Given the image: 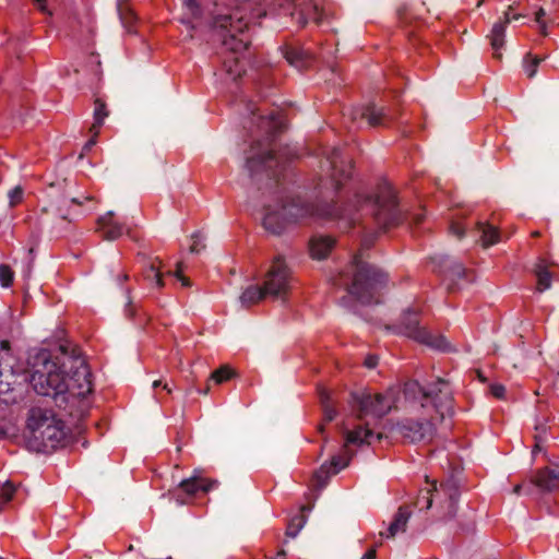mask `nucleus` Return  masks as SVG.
<instances>
[{
    "label": "nucleus",
    "instance_id": "bf43d9fd",
    "mask_svg": "<svg viewBox=\"0 0 559 559\" xmlns=\"http://www.w3.org/2000/svg\"><path fill=\"white\" fill-rule=\"evenodd\" d=\"M163 390L166 391L168 394L173 392L171 388L168 385V383L163 384Z\"/></svg>",
    "mask_w": 559,
    "mask_h": 559
},
{
    "label": "nucleus",
    "instance_id": "774afa93",
    "mask_svg": "<svg viewBox=\"0 0 559 559\" xmlns=\"http://www.w3.org/2000/svg\"><path fill=\"white\" fill-rule=\"evenodd\" d=\"M540 233L538 230H535L532 233V237H539Z\"/></svg>",
    "mask_w": 559,
    "mask_h": 559
},
{
    "label": "nucleus",
    "instance_id": "c03bdc74",
    "mask_svg": "<svg viewBox=\"0 0 559 559\" xmlns=\"http://www.w3.org/2000/svg\"><path fill=\"white\" fill-rule=\"evenodd\" d=\"M546 12L543 8H539L538 11L535 13V21L539 24L540 33L543 35H546V24L543 21V17L545 16Z\"/></svg>",
    "mask_w": 559,
    "mask_h": 559
},
{
    "label": "nucleus",
    "instance_id": "680f3d73",
    "mask_svg": "<svg viewBox=\"0 0 559 559\" xmlns=\"http://www.w3.org/2000/svg\"><path fill=\"white\" fill-rule=\"evenodd\" d=\"M285 556H286L285 551L281 550V551H278V554H277L275 559H285Z\"/></svg>",
    "mask_w": 559,
    "mask_h": 559
},
{
    "label": "nucleus",
    "instance_id": "5701e85b",
    "mask_svg": "<svg viewBox=\"0 0 559 559\" xmlns=\"http://www.w3.org/2000/svg\"><path fill=\"white\" fill-rule=\"evenodd\" d=\"M114 212H108L97 221L98 230L106 240H116L122 236L124 226L114 219Z\"/></svg>",
    "mask_w": 559,
    "mask_h": 559
},
{
    "label": "nucleus",
    "instance_id": "a878e982",
    "mask_svg": "<svg viewBox=\"0 0 559 559\" xmlns=\"http://www.w3.org/2000/svg\"><path fill=\"white\" fill-rule=\"evenodd\" d=\"M217 485L216 480L192 476L180 481L178 489L188 496H194L199 491L207 492Z\"/></svg>",
    "mask_w": 559,
    "mask_h": 559
},
{
    "label": "nucleus",
    "instance_id": "412c9836",
    "mask_svg": "<svg viewBox=\"0 0 559 559\" xmlns=\"http://www.w3.org/2000/svg\"><path fill=\"white\" fill-rule=\"evenodd\" d=\"M532 481L545 491L559 489V466H547L538 469Z\"/></svg>",
    "mask_w": 559,
    "mask_h": 559
},
{
    "label": "nucleus",
    "instance_id": "cd10ccee",
    "mask_svg": "<svg viewBox=\"0 0 559 559\" xmlns=\"http://www.w3.org/2000/svg\"><path fill=\"white\" fill-rule=\"evenodd\" d=\"M284 57L290 66L297 69L306 68L311 61L310 53L297 47H287Z\"/></svg>",
    "mask_w": 559,
    "mask_h": 559
},
{
    "label": "nucleus",
    "instance_id": "bb28decb",
    "mask_svg": "<svg viewBox=\"0 0 559 559\" xmlns=\"http://www.w3.org/2000/svg\"><path fill=\"white\" fill-rule=\"evenodd\" d=\"M411 515L412 512L407 506L400 507L393 518V521L390 523L386 533H380V535L385 538H393L399 533H404Z\"/></svg>",
    "mask_w": 559,
    "mask_h": 559
},
{
    "label": "nucleus",
    "instance_id": "052dcab7",
    "mask_svg": "<svg viewBox=\"0 0 559 559\" xmlns=\"http://www.w3.org/2000/svg\"><path fill=\"white\" fill-rule=\"evenodd\" d=\"M477 377L481 382H486L487 380L480 370H477Z\"/></svg>",
    "mask_w": 559,
    "mask_h": 559
},
{
    "label": "nucleus",
    "instance_id": "c85d7f7f",
    "mask_svg": "<svg viewBox=\"0 0 559 559\" xmlns=\"http://www.w3.org/2000/svg\"><path fill=\"white\" fill-rule=\"evenodd\" d=\"M266 296H269V294H266L264 285H250L242 292L239 299L243 307L249 308L264 299Z\"/></svg>",
    "mask_w": 559,
    "mask_h": 559
},
{
    "label": "nucleus",
    "instance_id": "72a5a7b5",
    "mask_svg": "<svg viewBox=\"0 0 559 559\" xmlns=\"http://www.w3.org/2000/svg\"><path fill=\"white\" fill-rule=\"evenodd\" d=\"M435 486H437L436 483H433L430 488L420 490L415 502L416 507L419 508V510H429L432 507L433 502H436Z\"/></svg>",
    "mask_w": 559,
    "mask_h": 559
},
{
    "label": "nucleus",
    "instance_id": "a18cd8bd",
    "mask_svg": "<svg viewBox=\"0 0 559 559\" xmlns=\"http://www.w3.org/2000/svg\"><path fill=\"white\" fill-rule=\"evenodd\" d=\"M450 233L456 236L459 239L463 238L465 235L464 228L457 223H452L450 225Z\"/></svg>",
    "mask_w": 559,
    "mask_h": 559
},
{
    "label": "nucleus",
    "instance_id": "2eb2a0df",
    "mask_svg": "<svg viewBox=\"0 0 559 559\" xmlns=\"http://www.w3.org/2000/svg\"><path fill=\"white\" fill-rule=\"evenodd\" d=\"M17 360L9 341H0V397L11 393L19 383Z\"/></svg>",
    "mask_w": 559,
    "mask_h": 559
},
{
    "label": "nucleus",
    "instance_id": "7c9ffc66",
    "mask_svg": "<svg viewBox=\"0 0 559 559\" xmlns=\"http://www.w3.org/2000/svg\"><path fill=\"white\" fill-rule=\"evenodd\" d=\"M477 229L480 233V241L484 248H488L499 242L500 233L497 227L486 222H478Z\"/></svg>",
    "mask_w": 559,
    "mask_h": 559
},
{
    "label": "nucleus",
    "instance_id": "6e6d98bb",
    "mask_svg": "<svg viewBox=\"0 0 559 559\" xmlns=\"http://www.w3.org/2000/svg\"><path fill=\"white\" fill-rule=\"evenodd\" d=\"M372 243V240L369 239L368 237H365V239L362 240V246L366 247V248H369Z\"/></svg>",
    "mask_w": 559,
    "mask_h": 559
},
{
    "label": "nucleus",
    "instance_id": "e2e57ef3",
    "mask_svg": "<svg viewBox=\"0 0 559 559\" xmlns=\"http://www.w3.org/2000/svg\"><path fill=\"white\" fill-rule=\"evenodd\" d=\"M159 385H162V381H160V380H155V381L153 382V388H155V389H156V388H158Z\"/></svg>",
    "mask_w": 559,
    "mask_h": 559
},
{
    "label": "nucleus",
    "instance_id": "69168bd1",
    "mask_svg": "<svg viewBox=\"0 0 559 559\" xmlns=\"http://www.w3.org/2000/svg\"><path fill=\"white\" fill-rule=\"evenodd\" d=\"M129 278L128 274H122L118 277L119 281H127Z\"/></svg>",
    "mask_w": 559,
    "mask_h": 559
},
{
    "label": "nucleus",
    "instance_id": "4d7b16f0",
    "mask_svg": "<svg viewBox=\"0 0 559 559\" xmlns=\"http://www.w3.org/2000/svg\"><path fill=\"white\" fill-rule=\"evenodd\" d=\"M522 488H523V486H522L521 484H518V485H515V486H514V488H513V492H514L515 495H520V493H521V491H522Z\"/></svg>",
    "mask_w": 559,
    "mask_h": 559
},
{
    "label": "nucleus",
    "instance_id": "b1692460",
    "mask_svg": "<svg viewBox=\"0 0 559 559\" xmlns=\"http://www.w3.org/2000/svg\"><path fill=\"white\" fill-rule=\"evenodd\" d=\"M143 277L153 287L162 289L165 286L163 280L164 273H162L163 262L158 258L147 259L143 257Z\"/></svg>",
    "mask_w": 559,
    "mask_h": 559
},
{
    "label": "nucleus",
    "instance_id": "79ce46f5",
    "mask_svg": "<svg viewBox=\"0 0 559 559\" xmlns=\"http://www.w3.org/2000/svg\"><path fill=\"white\" fill-rule=\"evenodd\" d=\"M183 1H185V4L187 5V8L189 9V11H190L192 16L201 17L202 12H201V9L199 7L198 0H183Z\"/></svg>",
    "mask_w": 559,
    "mask_h": 559
},
{
    "label": "nucleus",
    "instance_id": "393cba45",
    "mask_svg": "<svg viewBox=\"0 0 559 559\" xmlns=\"http://www.w3.org/2000/svg\"><path fill=\"white\" fill-rule=\"evenodd\" d=\"M335 239L330 236H314L309 241V251L312 259H325L334 248Z\"/></svg>",
    "mask_w": 559,
    "mask_h": 559
},
{
    "label": "nucleus",
    "instance_id": "0eeeda50",
    "mask_svg": "<svg viewBox=\"0 0 559 559\" xmlns=\"http://www.w3.org/2000/svg\"><path fill=\"white\" fill-rule=\"evenodd\" d=\"M253 121L260 131L265 132L266 139L252 144L250 154L247 157V167L251 175L257 174L262 168H272L273 164H278L275 156L273 138L283 128L281 116L274 111L266 116H257L254 109H251Z\"/></svg>",
    "mask_w": 559,
    "mask_h": 559
},
{
    "label": "nucleus",
    "instance_id": "f8f14e48",
    "mask_svg": "<svg viewBox=\"0 0 559 559\" xmlns=\"http://www.w3.org/2000/svg\"><path fill=\"white\" fill-rule=\"evenodd\" d=\"M66 385L69 403L92 393V373L83 359H70L69 369L66 371Z\"/></svg>",
    "mask_w": 559,
    "mask_h": 559
},
{
    "label": "nucleus",
    "instance_id": "58836bf2",
    "mask_svg": "<svg viewBox=\"0 0 559 559\" xmlns=\"http://www.w3.org/2000/svg\"><path fill=\"white\" fill-rule=\"evenodd\" d=\"M14 272L8 264H0V284L2 287H10L13 283Z\"/></svg>",
    "mask_w": 559,
    "mask_h": 559
},
{
    "label": "nucleus",
    "instance_id": "473e14b6",
    "mask_svg": "<svg viewBox=\"0 0 559 559\" xmlns=\"http://www.w3.org/2000/svg\"><path fill=\"white\" fill-rule=\"evenodd\" d=\"M319 397H320L321 405L323 407L324 420L330 423L336 416V409L330 403L331 394L326 389L321 388V389H319Z\"/></svg>",
    "mask_w": 559,
    "mask_h": 559
},
{
    "label": "nucleus",
    "instance_id": "39448f33",
    "mask_svg": "<svg viewBox=\"0 0 559 559\" xmlns=\"http://www.w3.org/2000/svg\"><path fill=\"white\" fill-rule=\"evenodd\" d=\"M265 15L261 9H253L251 2L236 8L230 14L218 15L213 19L212 25L219 31L223 46L233 52L245 51L249 44V36L245 34L254 20Z\"/></svg>",
    "mask_w": 559,
    "mask_h": 559
},
{
    "label": "nucleus",
    "instance_id": "ddd939ff",
    "mask_svg": "<svg viewBox=\"0 0 559 559\" xmlns=\"http://www.w3.org/2000/svg\"><path fill=\"white\" fill-rule=\"evenodd\" d=\"M310 214H312V211L308 205H300L296 202L283 204L281 212L266 207V213L263 217V226L267 231L274 235H281L288 223L296 222Z\"/></svg>",
    "mask_w": 559,
    "mask_h": 559
},
{
    "label": "nucleus",
    "instance_id": "4be33fe9",
    "mask_svg": "<svg viewBox=\"0 0 559 559\" xmlns=\"http://www.w3.org/2000/svg\"><path fill=\"white\" fill-rule=\"evenodd\" d=\"M556 265L548 262L544 258H538L533 267V273L536 276L537 285L536 290L543 293L550 288L551 280L554 277V271L551 270Z\"/></svg>",
    "mask_w": 559,
    "mask_h": 559
},
{
    "label": "nucleus",
    "instance_id": "338daca9",
    "mask_svg": "<svg viewBox=\"0 0 559 559\" xmlns=\"http://www.w3.org/2000/svg\"><path fill=\"white\" fill-rule=\"evenodd\" d=\"M228 73L234 74L235 76L240 75V72L235 73L231 68L227 69Z\"/></svg>",
    "mask_w": 559,
    "mask_h": 559
},
{
    "label": "nucleus",
    "instance_id": "f704fd0d",
    "mask_svg": "<svg viewBox=\"0 0 559 559\" xmlns=\"http://www.w3.org/2000/svg\"><path fill=\"white\" fill-rule=\"evenodd\" d=\"M545 58L527 53L523 60V68L528 79H532L537 73V68Z\"/></svg>",
    "mask_w": 559,
    "mask_h": 559
},
{
    "label": "nucleus",
    "instance_id": "9b49d317",
    "mask_svg": "<svg viewBox=\"0 0 559 559\" xmlns=\"http://www.w3.org/2000/svg\"><path fill=\"white\" fill-rule=\"evenodd\" d=\"M394 403L392 393H376L368 392L352 393L350 404L357 411V417L362 419L366 416L383 417L386 415Z\"/></svg>",
    "mask_w": 559,
    "mask_h": 559
},
{
    "label": "nucleus",
    "instance_id": "13d9d810",
    "mask_svg": "<svg viewBox=\"0 0 559 559\" xmlns=\"http://www.w3.org/2000/svg\"><path fill=\"white\" fill-rule=\"evenodd\" d=\"M535 439H536V444H535V449H539V442L543 441V438L540 435H537L535 436Z\"/></svg>",
    "mask_w": 559,
    "mask_h": 559
},
{
    "label": "nucleus",
    "instance_id": "37998d69",
    "mask_svg": "<svg viewBox=\"0 0 559 559\" xmlns=\"http://www.w3.org/2000/svg\"><path fill=\"white\" fill-rule=\"evenodd\" d=\"M490 393L496 399H503L506 395V388L502 384L493 383L490 385Z\"/></svg>",
    "mask_w": 559,
    "mask_h": 559
},
{
    "label": "nucleus",
    "instance_id": "4468645a",
    "mask_svg": "<svg viewBox=\"0 0 559 559\" xmlns=\"http://www.w3.org/2000/svg\"><path fill=\"white\" fill-rule=\"evenodd\" d=\"M292 272L282 257H275L267 270L263 285L273 298H285L292 288Z\"/></svg>",
    "mask_w": 559,
    "mask_h": 559
},
{
    "label": "nucleus",
    "instance_id": "4c0bfd02",
    "mask_svg": "<svg viewBox=\"0 0 559 559\" xmlns=\"http://www.w3.org/2000/svg\"><path fill=\"white\" fill-rule=\"evenodd\" d=\"M192 243L190 245L189 251L193 254H199L206 248L205 237L201 231H195L191 235Z\"/></svg>",
    "mask_w": 559,
    "mask_h": 559
},
{
    "label": "nucleus",
    "instance_id": "f03ea898",
    "mask_svg": "<svg viewBox=\"0 0 559 559\" xmlns=\"http://www.w3.org/2000/svg\"><path fill=\"white\" fill-rule=\"evenodd\" d=\"M388 275L377 267L362 261L356 254L353 261L340 272L334 284L344 287L348 296L361 305H377L380 293L386 286Z\"/></svg>",
    "mask_w": 559,
    "mask_h": 559
},
{
    "label": "nucleus",
    "instance_id": "c756f323",
    "mask_svg": "<svg viewBox=\"0 0 559 559\" xmlns=\"http://www.w3.org/2000/svg\"><path fill=\"white\" fill-rule=\"evenodd\" d=\"M109 116V110L107 108L106 103L100 99L96 98L94 102V122L90 128V132L93 133L95 136L99 134L100 128L104 124L105 119Z\"/></svg>",
    "mask_w": 559,
    "mask_h": 559
},
{
    "label": "nucleus",
    "instance_id": "7ed1b4c3",
    "mask_svg": "<svg viewBox=\"0 0 559 559\" xmlns=\"http://www.w3.org/2000/svg\"><path fill=\"white\" fill-rule=\"evenodd\" d=\"M29 383L34 391L43 396L53 399L60 408H67L69 396L67 395L66 371L57 359H52L47 349H38L27 359Z\"/></svg>",
    "mask_w": 559,
    "mask_h": 559
},
{
    "label": "nucleus",
    "instance_id": "20e7f679",
    "mask_svg": "<svg viewBox=\"0 0 559 559\" xmlns=\"http://www.w3.org/2000/svg\"><path fill=\"white\" fill-rule=\"evenodd\" d=\"M68 186L67 180L51 185L48 191L50 201L43 210L40 223L55 236H64L74 228V222L80 213L72 206L83 204V201L71 195Z\"/></svg>",
    "mask_w": 559,
    "mask_h": 559
},
{
    "label": "nucleus",
    "instance_id": "a211bd4d",
    "mask_svg": "<svg viewBox=\"0 0 559 559\" xmlns=\"http://www.w3.org/2000/svg\"><path fill=\"white\" fill-rule=\"evenodd\" d=\"M512 7L509 5L508 10L503 13V17L497 21L491 29L490 33L487 35V38L489 39L491 49L493 50V58L497 60L502 59V53L500 50L504 47L506 40V29L508 24L511 21L519 20L522 15L521 14H511Z\"/></svg>",
    "mask_w": 559,
    "mask_h": 559
},
{
    "label": "nucleus",
    "instance_id": "c9c22d12",
    "mask_svg": "<svg viewBox=\"0 0 559 559\" xmlns=\"http://www.w3.org/2000/svg\"><path fill=\"white\" fill-rule=\"evenodd\" d=\"M307 522V518L305 514L302 513H299L297 515H295L288 523L287 525V528H286V535L288 537H296L298 535V533L300 532V530L304 527V525L306 524Z\"/></svg>",
    "mask_w": 559,
    "mask_h": 559
},
{
    "label": "nucleus",
    "instance_id": "9d476101",
    "mask_svg": "<svg viewBox=\"0 0 559 559\" xmlns=\"http://www.w3.org/2000/svg\"><path fill=\"white\" fill-rule=\"evenodd\" d=\"M401 333L417 341L420 344L427 345L431 348L449 352L451 346L443 335H435L427 331L425 328L419 326L418 313L414 311H406L400 324Z\"/></svg>",
    "mask_w": 559,
    "mask_h": 559
},
{
    "label": "nucleus",
    "instance_id": "f257e3e1",
    "mask_svg": "<svg viewBox=\"0 0 559 559\" xmlns=\"http://www.w3.org/2000/svg\"><path fill=\"white\" fill-rule=\"evenodd\" d=\"M404 396L413 416L397 424L396 429L409 443L431 438L436 425L454 414L453 390L443 378H437L426 385L416 380L408 381L404 385Z\"/></svg>",
    "mask_w": 559,
    "mask_h": 559
},
{
    "label": "nucleus",
    "instance_id": "2f4dec72",
    "mask_svg": "<svg viewBox=\"0 0 559 559\" xmlns=\"http://www.w3.org/2000/svg\"><path fill=\"white\" fill-rule=\"evenodd\" d=\"M442 273L450 280L462 278L465 275V267L460 262L450 261L445 258L442 262Z\"/></svg>",
    "mask_w": 559,
    "mask_h": 559
},
{
    "label": "nucleus",
    "instance_id": "864d4df0",
    "mask_svg": "<svg viewBox=\"0 0 559 559\" xmlns=\"http://www.w3.org/2000/svg\"><path fill=\"white\" fill-rule=\"evenodd\" d=\"M177 280L181 282V285L183 287H190L192 285L191 281L188 277H186L185 275L181 276V278H177Z\"/></svg>",
    "mask_w": 559,
    "mask_h": 559
},
{
    "label": "nucleus",
    "instance_id": "6e6552de",
    "mask_svg": "<svg viewBox=\"0 0 559 559\" xmlns=\"http://www.w3.org/2000/svg\"><path fill=\"white\" fill-rule=\"evenodd\" d=\"M355 206L371 214L381 231L396 226L401 219L395 191L389 186L379 188L374 195L356 194Z\"/></svg>",
    "mask_w": 559,
    "mask_h": 559
},
{
    "label": "nucleus",
    "instance_id": "3c124183",
    "mask_svg": "<svg viewBox=\"0 0 559 559\" xmlns=\"http://www.w3.org/2000/svg\"><path fill=\"white\" fill-rule=\"evenodd\" d=\"M377 551L374 548L369 549L361 559H376Z\"/></svg>",
    "mask_w": 559,
    "mask_h": 559
},
{
    "label": "nucleus",
    "instance_id": "423d86ee",
    "mask_svg": "<svg viewBox=\"0 0 559 559\" xmlns=\"http://www.w3.org/2000/svg\"><path fill=\"white\" fill-rule=\"evenodd\" d=\"M29 442L38 452H48L66 440L64 423L51 409L33 407L28 412Z\"/></svg>",
    "mask_w": 559,
    "mask_h": 559
},
{
    "label": "nucleus",
    "instance_id": "09e8293b",
    "mask_svg": "<svg viewBox=\"0 0 559 559\" xmlns=\"http://www.w3.org/2000/svg\"><path fill=\"white\" fill-rule=\"evenodd\" d=\"M182 269H183V263L181 261H179L176 264V270L174 272L168 271L166 274L174 275L176 278H181V276H183Z\"/></svg>",
    "mask_w": 559,
    "mask_h": 559
},
{
    "label": "nucleus",
    "instance_id": "de8ad7c7",
    "mask_svg": "<svg viewBox=\"0 0 559 559\" xmlns=\"http://www.w3.org/2000/svg\"><path fill=\"white\" fill-rule=\"evenodd\" d=\"M378 356L376 355H369L366 357L365 361H364V365L369 368V369H372L374 367H377L378 365Z\"/></svg>",
    "mask_w": 559,
    "mask_h": 559
},
{
    "label": "nucleus",
    "instance_id": "5fc2aeb1",
    "mask_svg": "<svg viewBox=\"0 0 559 559\" xmlns=\"http://www.w3.org/2000/svg\"><path fill=\"white\" fill-rule=\"evenodd\" d=\"M96 138L93 133H92V139H90L87 141V143L85 144V148H91L95 143H96Z\"/></svg>",
    "mask_w": 559,
    "mask_h": 559
},
{
    "label": "nucleus",
    "instance_id": "ea45409f",
    "mask_svg": "<svg viewBox=\"0 0 559 559\" xmlns=\"http://www.w3.org/2000/svg\"><path fill=\"white\" fill-rule=\"evenodd\" d=\"M16 491V486L11 483L10 480H7L0 490V499L7 503L13 499V496Z\"/></svg>",
    "mask_w": 559,
    "mask_h": 559
},
{
    "label": "nucleus",
    "instance_id": "e433bc0d",
    "mask_svg": "<svg viewBox=\"0 0 559 559\" xmlns=\"http://www.w3.org/2000/svg\"><path fill=\"white\" fill-rule=\"evenodd\" d=\"M234 374L235 372L230 367L222 366L211 373L210 380L214 381L216 384H221L229 380Z\"/></svg>",
    "mask_w": 559,
    "mask_h": 559
},
{
    "label": "nucleus",
    "instance_id": "1a4fd4ad",
    "mask_svg": "<svg viewBox=\"0 0 559 559\" xmlns=\"http://www.w3.org/2000/svg\"><path fill=\"white\" fill-rule=\"evenodd\" d=\"M373 432L367 427L359 426L352 431L346 432L345 444L341 453L333 455L329 463H324L314 473V479L319 486H324L332 475L337 474L340 471L348 466L352 453L347 450V444H370Z\"/></svg>",
    "mask_w": 559,
    "mask_h": 559
},
{
    "label": "nucleus",
    "instance_id": "603ef678",
    "mask_svg": "<svg viewBox=\"0 0 559 559\" xmlns=\"http://www.w3.org/2000/svg\"><path fill=\"white\" fill-rule=\"evenodd\" d=\"M126 314L129 317V318H132L134 316V306L132 305L131 301L128 302L127 305V308H126Z\"/></svg>",
    "mask_w": 559,
    "mask_h": 559
},
{
    "label": "nucleus",
    "instance_id": "dca6fc26",
    "mask_svg": "<svg viewBox=\"0 0 559 559\" xmlns=\"http://www.w3.org/2000/svg\"><path fill=\"white\" fill-rule=\"evenodd\" d=\"M459 496V488L452 481L435 486L436 513L439 521H449L455 516Z\"/></svg>",
    "mask_w": 559,
    "mask_h": 559
},
{
    "label": "nucleus",
    "instance_id": "0e129e2a",
    "mask_svg": "<svg viewBox=\"0 0 559 559\" xmlns=\"http://www.w3.org/2000/svg\"><path fill=\"white\" fill-rule=\"evenodd\" d=\"M536 430H539L540 431V435L542 433H545L546 432V427L543 425L540 427H536Z\"/></svg>",
    "mask_w": 559,
    "mask_h": 559
},
{
    "label": "nucleus",
    "instance_id": "aec40b11",
    "mask_svg": "<svg viewBox=\"0 0 559 559\" xmlns=\"http://www.w3.org/2000/svg\"><path fill=\"white\" fill-rule=\"evenodd\" d=\"M324 17V11L317 3H307L292 12V19L296 23L304 27L308 21H313L317 25H320Z\"/></svg>",
    "mask_w": 559,
    "mask_h": 559
},
{
    "label": "nucleus",
    "instance_id": "49530a36",
    "mask_svg": "<svg viewBox=\"0 0 559 559\" xmlns=\"http://www.w3.org/2000/svg\"><path fill=\"white\" fill-rule=\"evenodd\" d=\"M35 7L44 14H51L48 9L47 0H32Z\"/></svg>",
    "mask_w": 559,
    "mask_h": 559
},
{
    "label": "nucleus",
    "instance_id": "a19ab883",
    "mask_svg": "<svg viewBox=\"0 0 559 559\" xmlns=\"http://www.w3.org/2000/svg\"><path fill=\"white\" fill-rule=\"evenodd\" d=\"M10 205L15 206L16 204L22 202L23 199V189L21 187H15L9 192Z\"/></svg>",
    "mask_w": 559,
    "mask_h": 559
},
{
    "label": "nucleus",
    "instance_id": "f3484780",
    "mask_svg": "<svg viewBox=\"0 0 559 559\" xmlns=\"http://www.w3.org/2000/svg\"><path fill=\"white\" fill-rule=\"evenodd\" d=\"M349 117L353 121L366 122L369 127H384L389 124L390 118L383 107L376 104H367L350 109Z\"/></svg>",
    "mask_w": 559,
    "mask_h": 559
},
{
    "label": "nucleus",
    "instance_id": "6ab92c4d",
    "mask_svg": "<svg viewBox=\"0 0 559 559\" xmlns=\"http://www.w3.org/2000/svg\"><path fill=\"white\" fill-rule=\"evenodd\" d=\"M328 159L332 168L331 177L335 181V189L337 190L341 188L342 182L349 179L352 175V159L345 157L338 147H333L329 152Z\"/></svg>",
    "mask_w": 559,
    "mask_h": 559
},
{
    "label": "nucleus",
    "instance_id": "8fccbe9b",
    "mask_svg": "<svg viewBox=\"0 0 559 559\" xmlns=\"http://www.w3.org/2000/svg\"><path fill=\"white\" fill-rule=\"evenodd\" d=\"M424 217H425V214L423 212L414 213L412 215V222L415 225H420L421 222L424 221Z\"/></svg>",
    "mask_w": 559,
    "mask_h": 559
}]
</instances>
